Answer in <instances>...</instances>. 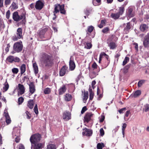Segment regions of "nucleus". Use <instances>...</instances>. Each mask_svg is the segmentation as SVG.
<instances>
[{"instance_id":"37998d69","label":"nucleus","mask_w":149,"mask_h":149,"mask_svg":"<svg viewBox=\"0 0 149 149\" xmlns=\"http://www.w3.org/2000/svg\"><path fill=\"white\" fill-rule=\"evenodd\" d=\"M94 27L92 26H88L87 28V33H91L93 30Z\"/></svg>"},{"instance_id":"a18cd8bd","label":"nucleus","mask_w":149,"mask_h":149,"mask_svg":"<svg viewBox=\"0 0 149 149\" xmlns=\"http://www.w3.org/2000/svg\"><path fill=\"white\" fill-rule=\"evenodd\" d=\"M145 80H140L138 83V86L139 87H141L143 84L145 82Z\"/></svg>"},{"instance_id":"9d476101","label":"nucleus","mask_w":149,"mask_h":149,"mask_svg":"<svg viewBox=\"0 0 149 149\" xmlns=\"http://www.w3.org/2000/svg\"><path fill=\"white\" fill-rule=\"evenodd\" d=\"M143 45L145 48L149 47V32L147 33L144 38Z\"/></svg>"},{"instance_id":"473e14b6","label":"nucleus","mask_w":149,"mask_h":149,"mask_svg":"<svg viewBox=\"0 0 149 149\" xmlns=\"http://www.w3.org/2000/svg\"><path fill=\"white\" fill-rule=\"evenodd\" d=\"M109 46L111 49H113L116 47V45L115 43L113 42H111L108 45Z\"/></svg>"},{"instance_id":"49530a36","label":"nucleus","mask_w":149,"mask_h":149,"mask_svg":"<svg viewBox=\"0 0 149 149\" xmlns=\"http://www.w3.org/2000/svg\"><path fill=\"white\" fill-rule=\"evenodd\" d=\"M100 92V90L98 87L97 88V95H98V99L99 100H100V99L102 98V94H99Z\"/></svg>"},{"instance_id":"0e129e2a","label":"nucleus","mask_w":149,"mask_h":149,"mask_svg":"<svg viewBox=\"0 0 149 149\" xmlns=\"http://www.w3.org/2000/svg\"><path fill=\"white\" fill-rule=\"evenodd\" d=\"M20 140L19 136H16V137L15 138V141L17 143L19 142Z\"/></svg>"},{"instance_id":"5701e85b","label":"nucleus","mask_w":149,"mask_h":149,"mask_svg":"<svg viewBox=\"0 0 149 149\" xmlns=\"http://www.w3.org/2000/svg\"><path fill=\"white\" fill-rule=\"evenodd\" d=\"M66 90V88L65 86L64 85H63V86L61 87L58 90L59 94L60 95L63 94Z\"/></svg>"},{"instance_id":"8fccbe9b","label":"nucleus","mask_w":149,"mask_h":149,"mask_svg":"<svg viewBox=\"0 0 149 149\" xmlns=\"http://www.w3.org/2000/svg\"><path fill=\"white\" fill-rule=\"evenodd\" d=\"M88 97V92L85 93L84 94L83 100L84 101H86Z\"/></svg>"},{"instance_id":"a878e982","label":"nucleus","mask_w":149,"mask_h":149,"mask_svg":"<svg viewBox=\"0 0 149 149\" xmlns=\"http://www.w3.org/2000/svg\"><path fill=\"white\" fill-rule=\"evenodd\" d=\"M65 100L66 101H69L72 99V96L71 95L68 93L66 94L64 97Z\"/></svg>"},{"instance_id":"7ed1b4c3","label":"nucleus","mask_w":149,"mask_h":149,"mask_svg":"<svg viewBox=\"0 0 149 149\" xmlns=\"http://www.w3.org/2000/svg\"><path fill=\"white\" fill-rule=\"evenodd\" d=\"M40 61L45 66H51L53 63L51 56L45 53L43 54L42 55Z\"/></svg>"},{"instance_id":"f3484780","label":"nucleus","mask_w":149,"mask_h":149,"mask_svg":"<svg viewBox=\"0 0 149 149\" xmlns=\"http://www.w3.org/2000/svg\"><path fill=\"white\" fill-rule=\"evenodd\" d=\"M19 91L18 92V96L24 94L25 92V88L24 86L20 84L18 85Z\"/></svg>"},{"instance_id":"6e6552de","label":"nucleus","mask_w":149,"mask_h":149,"mask_svg":"<svg viewBox=\"0 0 149 149\" xmlns=\"http://www.w3.org/2000/svg\"><path fill=\"white\" fill-rule=\"evenodd\" d=\"M22 29L21 28H18L17 31L16 35L13 36L12 39L14 41H17L22 37Z\"/></svg>"},{"instance_id":"6e6d98bb","label":"nucleus","mask_w":149,"mask_h":149,"mask_svg":"<svg viewBox=\"0 0 149 149\" xmlns=\"http://www.w3.org/2000/svg\"><path fill=\"white\" fill-rule=\"evenodd\" d=\"M24 99L22 97H19L18 99V103L19 104H20L23 102Z\"/></svg>"},{"instance_id":"4d7b16f0","label":"nucleus","mask_w":149,"mask_h":149,"mask_svg":"<svg viewBox=\"0 0 149 149\" xmlns=\"http://www.w3.org/2000/svg\"><path fill=\"white\" fill-rule=\"evenodd\" d=\"M34 111L35 113L36 114H38V106L37 104H36L34 107Z\"/></svg>"},{"instance_id":"603ef678","label":"nucleus","mask_w":149,"mask_h":149,"mask_svg":"<svg viewBox=\"0 0 149 149\" xmlns=\"http://www.w3.org/2000/svg\"><path fill=\"white\" fill-rule=\"evenodd\" d=\"M25 113L27 116L26 118L28 119H30L31 117V114L28 111H26Z\"/></svg>"},{"instance_id":"4be33fe9","label":"nucleus","mask_w":149,"mask_h":149,"mask_svg":"<svg viewBox=\"0 0 149 149\" xmlns=\"http://www.w3.org/2000/svg\"><path fill=\"white\" fill-rule=\"evenodd\" d=\"M110 60H103V63L102 64V68H106L109 65Z\"/></svg>"},{"instance_id":"680f3d73","label":"nucleus","mask_w":149,"mask_h":149,"mask_svg":"<svg viewBox=\"0 0 149 149\" xmlns=\"http://www.w3.org/2000/svg\"><path fill=\"white\" fill-rule=\"evenodd\" d=\"M12 0H5V5H8L10 3Z\"/></svg>"},{"instance_id":"c03bdc74","label":"nucleus","mask_w":149,"mask_h":149,"mask_svg":"<svg viewBox=\"0 0 149 149\" xmlns=\"http://www.w3.org/2000/svg\"><path fill=\"white\" fill-rule=\"evenodd\" d=\"M129 58L128 57H127L126 56L123 61V65H126L127 62L129 61Z\"/></svg>"},{"instance_id":"cd10ccee","label":"nucleus","mask_w":149,"mask_h":149,"mask_svg":"<svg viewBox=\"0 0 149 149\" xmlns=\"http://www.w3.org/2000/svg\"><path fill=\"white\" fill-rule=\"evenodd\" d=\"M20 74L22 75L26 71V65L24 64L22 65L20 67Z\"/></svg>"},{"instance_id":"bf43d9fd","label":"nucleus","mask_w":149,"mask_h":149,"mask_svg":"<svg viewBox=\"0 0 149 149\" xmlns=\"http://www.w3.org/2000/svg\"><path fill=\"white\" fill-rule=\"evenodd\" d=\"M100 134L102 136H103L104 134V131L102 128H101L100 130Z\"/></svg>"},{"instance_id":"5fc2aeb1","label":"nucleus","mask_w":149,"mask_h":149,"mask_svg":"<svg viewBox=\"0 0 149 149\" xmlns=\"http://www.w3.org/2000/svg\"><path fill=\"white\" fill-rule=\"evenodd\" d=\"M110 29L109 27H106L104 28L102 30V32L104 33H107V32L109 31Z\"/></svg>"},{"instance_id":"20e7f679","label":"nucleus","mask_w":149,"mask_h":149,"mask_svg":"<svg viewBox=\"0 0 149 149\" xmlns=\"http://www.w3.org/2000/svg\"><path fill=\"white\" fill-rule=\"evenodd\" d=\"M61 13L65 14V11L64 9V5L63 4L60 5V4H56L54 5V10L53 12L54 17L53 18V20H55L56 18V14L59 11Z\"/></svg>"},{"instance_id":"e2e57ef3","label":"nucleus","mask_w":149,"mask_h":149,"mask_svg":"<svg viewBox=\"0 0 149 149\" xmlns=\"http://www.w3.org/2000/svg\"><path fill=\"white\" fill-rule=\"evenodd\" d=\"M87 110V109L86 106H84L83 107L81 111V114H83L85 111Z\"/></svg>"},{"instance_id":"7c9ffc66","label":"nucleus","mask_w":149,"mask_h":149,"mask_svg":"<svg viewBox=\"0 0 149 149\" xmlns=\"http://www.w3.org/2000/svg\"><path fill=\"white\" fill-rule=\"evenodd\" d=\"M120 15L118 13H112L111 15V17L114 19H118Z\"/></svg>"},{"instance_id":"58836bf2","label":"nucleus","mask_w":149,"mask_h":149,"mask_svg":"<svg viewBox=\"0 0 149 149\" xmlns=\"http://www.w3.org/2000/svg\"><path fill=\"white\" fill-rule=\"evenodd\" d=\"M127 124L126 123H124L123 124L122 126V133L123 135V137L124 138L125 137V130L127 127Z\"/></svg>"},{"instance_id":"f704fd0d","label":"nucleus","mask_w":149,"mask_h":149,"mask_svg":"<svg viewBox=\"0 0 149 149\" xmlns=\"http://www.w3.org/2000/svg\"><path fill=\"white\" fill-rule=\"evenodd\" d=\"M89 91L90 93L89 98L90 100H92L93 97L94 93L92 91L91 87H89Z\"/></svg>"},{"instance_id":"1a4fd4ad","label":"nucleus","mask_w":149,"mask_h":149,"mask_svg":"<svg viewBox=\"0 0 149 149\" xmlns=\"http://www.w3.org/2000/svg\"><path fill=\"white\" fill-rule=\"evenodd\" d=\"M6 61L7 62L10 63H13V62L15 63H19L20 61V59L17 57L10 56L7 58Z\"/></svg>"},{"instance_id":"aec40b11","label":"nucleus","mask_w":149,"mask_h":149,"mask_svg":"<svg viewBox=\"0 0 149 149\" xmlns=\"http://www.w3.org/2000/svg\"><path fill=\"white\" fill-rule=\"evenodd\" d=\"M29 91L31 94H33L35 91V86L33 82H31L29 84Z\"/></svg>"},{"instance_id":"338daca9","label":"nucleus","mask_w":149,"mask_h":149,"mask_svg":"<svg viewBox=\"0 0 149 149\" xmlns=\"http://www.w3.org/2000/svg\"><path fill=\"white\" fill-rule=\"evenodd\" d=\"M133 44L135 46V49L137 51H138V44L136 43V42H134L133 43Z\"/></svg>"},{"instance_id":"393cba45","label":"nucleus","mask_w":149,"mask_h":149,"mask_svg":"<svg viewBox=\"0 0 149 149\" xmlns=\"http://www.w3.org/2000/svg\"><path fill=\"white\" fill-rule=\"evenodd\" d=\"M141 94V91L140 90H138L135 91L131 96L134 97H136L140 95Z\"/></svg>"},{"instance_id":"412c9836","label":"nucleus","mask_w":149,"mask_h":149,"mask_svg":"<svg viewBox=\"0 0 149 149\" xmlns=\"http://www.w3.org/2000/svg\"><path fill=\"white\" fill-rule=\"evenodd\" d=\"M131 28V25L130 22H128L126 26L124 28V31L127 33L129 32Z\"/></svg>"},{"instance_id":"9b49d317","label":"nucleus","mask_w":149,"mask_h":149,"mask_svg":"<svg viewBox=\"0 0 149 149\" xmlns=\"http://www.w3.org/2000/svg\"><path fill=\"white\" fill-rule=\"evenodd\" d=\"M44 4V2L43 0H39L36 2L35 6V7L37 10H40L43 8Z\"/></svg>"},{"instance_id":"69168bd1","label":"nucleus","mask_w":149,"mask_h":149,"mask_svg":"<svg viewBox=\"0 0 149 149\" xmlns=\"http://www.w3.org/2000/svg\"><path fill=\"white\" fill-rule=\"evenodd\" d=\"M125 110L126 108H123L119 110L118 112L120 114L122 113H123L124 111H125Z\"/></svg>"},{"instance_id":"2eb2a0df","label":"nucleus","mask_w":149,"mask_h":149,"mask_svg":"<svg viewBox=\"0 0 149 149\" xmlns=\"http://www.w3.org/2000/svg\"><path fill=\"white\" fill-rule=\"evenodd\" d=\"M84 131L82 132V135L83 136H90L92 135L93 133L92 130L85 128L84 129Z\"/></svg>"},{"instance_id":"ddd939ff","label":"nucleus","mask_w":149,"mask_h":149,"mask_svg":"<svg viewBox=\"0 0 149 149\" xmlns=\"http://www.w3.org/2000/svg\"><path fill=\"white\" fill-rule=\"evenodd\" d=\"M70 69L73 70L75 68V65L74 60V58L72 56H71L69 61Z\"/></svg>"},{"instance_id":"79ce46f5","label":"nucleus","mask_w":149,"mask_h":149,"mask_svg":"<svg viewBox=\"0 0 149 149\" xmlns=\"http://www.w3.org/2000/svg\"><path fill=\"white\" fill-rule=\"evenodd\" d=\"M104 147V144L103 143H98L97 146V149H102L103 147Z\"/></svg>"},{"instance_id":"a19ab883","label":"nucleus","mask_w":149,"mask_h":149,"mask_svg":"<svg viewBox=\"0 0 149 149\" xmlns=\"http://www.w3.org/2000/svg\"><path fill=\"white\" fill-rule=\"evenodd\" d=\"M44 93L45 94H48L51 92L50 89L48 88H45L43 90Z\"/></svg>"},{"instance_id":"f03ea898","label":"nucleus","mask_w":149,"mask_h":149,"mask_svg":"<svg viewBox=\"0 0 149 149\" xmlns=\"http://www.w3.org/2000/svg\"><path fill=\"white\" fill-rule=\"evenodd\" d=\"M52 31L47 26L38 31L37 34L38 36L41 39L47 38L50 39L52 36Z\"/></svg>"},{"instance_id":"423d86ee","label":"nucleus","mask_w":149,"mask_h":149,"mask_svg":"<svg viewBox=\"0 0 149 149\" xmlns=\"http://www.w3.org/2000/svg\"><path fill=\"white\" fill-rule=\"evenodd\" d=\"M135 8L133 6H129L126 11V15L127 17L130 18L135 15Z\"/></svg>"},{"instance_id":"4468645a","label":"nucleus","mask_w":149,"mask_h":149,"mask_svg":"<svg viewBox=\"0 0 149 149\" xmlns=\"http://www.w3.org/2000/svg\"><path fill=\"white\" fill-rule=\"evenodd\" d=\"M63 119L65 120H68L71 119V114L68 111H66L63 113Z\"/></svg>"},{"instance_id":"bb28decb","label":"nucleus","mask_w":149,"mask_h":149,"mask_svg":"<svg viewBox=\"0 0 149 149\" xmlns=\"http://www.w3.org/2000/svg\"><path fill=\"white\" fill-rule=\"evenodd\" d=\"M33 66L34 73L36 74L38 72V67L37 64L36 63H35L33 64Z\"/></svg>"},{"instance_id":"72a5a7b5","label":"nucleus","mask_w":149,"mask_h":149,"mask_svg":"<svg viewBox=\"0 0 149 149\" xmlns=\"http://www.w3.org/2000/svg\"><path fill=\"white\" fill-rule=\"evenodd\" d=\"M4 86L3 87V89L4 91H7L9 87V85L7 82V80L6 79L5 82L3 84Z\"/></svg>"},{"instance_id":"dca6fc26","label":"nucleus","mask_w":149,"mask_h":149,"mask_svg":"<svg viewBox=\"0 0 149 149\" xmlns=\"http://www.w3.org/2000/svg\"><path fill=\"white\" fill-rule=\"evenodd\" d=\"M93 114L91 113H86L84 118V122H86L88 123L91 120V118L93 116Z\"/></svg>"},{"instance_id":"e433bc0d","label":"nucleus","mask_w":149,"mask_h":149,"mask_svg":"<svg viewBox=\"0 0 149 149\" xmlns=\"http://www.w3.org/2000/svg\"><path fill=\"white\" fill-rule=\"evenodd\" d=\"M106 53L104 52H102L101 53L100 55L99 60V63H101V61L102 60V58L103 56H105L107 55Z\"/></svg>"},{"instance_id":"09e8293b","label":"nucleus","mask_w":149,"mask_h":149,"mask_svg":"<svg viewBox=\"0 0 149 149\" xmlns=\"http://www.w3.org/2000/svg\"><path fill=\"white\" fill-rule=\"evenodd\" d=\"M130 67V65H126L125 66V67L123 69V70L124 73H126L127 72L129 68Z\"/></svg>"},{"instance_id":"a211bd4d","label":"nucleus","mask_w":149,"mask_h":149,"mask_svg":"<svg viewBox=\"0 0 149 149\" xmlns=\"http://www.w3.org/2000/svg\"><path fill=\"white\" fill-rule=\"evenodd\" d=\"M68 69V67L65 65H64L60 70L59 75L60 76H63L65 74Z\"/></svg>"},{"instance_id":"b1692460","label":"nucleus","mask_w":149,"mask_h":149,"mask_svg":"<svg viewBox=\"0 0 149 149\" xmlns=\"http://www.w3.org/2000/svg\"><path fill=\"white\" fill-rule=\"evenodd\" d=\"M4 113L5 114V116L6 118V123L8 124H10L11 122L8 113H6L5 112H4Z\"/></svg>"},{"instance_id":"052dcab7","label":"nucleus","mask_w":149,"mask_h":149,"mask_svg":"<svg viewBox=\"0 0 149 149\" xmlns=\"http://www.w3.org/2000/svg\"><path fill=\"white\" fill-rule=\"evenodd\" d=\"M10 10H8L7 12H6V18L7 19H8L10 16Z\"/></svg>"},{"instance_id":"39448f33","label":"nucleus","mask_w":149,"mask_h":149,"mask_svg":"<svg viewBox=\"0 0 149 149\" xmlns=\"http://www.w3.org/2000/svg\"><path fill=\"white\" fill-rule=\"evenodd\" d=\"M41 138V135L37 133L32 135L30 138V140L32 144H35L40 141Z\"/></svg>"},{"instance_id":"c9c22d12","label":"nucleus","mask_w":149,"mask_h":149,"mask_svg":"<svg viewBox=\"0 0 149 149\" xmlns=\"http://www.w3.org/2000/svg\"><path fill=\"white\" fill-rule=\"evenodd\" d=\"M92 2L94 6H98L101 3V0H93Z\"/></svg>"},{"instance_id":"6ab92c4d","label":"nucleus","mask_w":149,"mask_h":149,"mask_svg":"<svg viewBox=\"0 0 149 149\" xmlns=\"http://www.w3.org/2000/svg\"><path fill=\"white\" fill-rule=\"evenodd\" d=\"M12 134L13 137L16 136H20V130L19 128H15L13 129Z\"/></svg>"},{"instance_id":"f257e3e1","label":"nucleus","mask_w":149,"mask_h":149,"mask_svg":"<svg viewBox=\"0 0 149 149\" xmlns=\"http://www.w3.org/2000/svg\"><path fill=\"white\" fill-rule=\"evenodd\" d=\"M26 12L25 10L22 8L19 11V13L16 11L13 13V18L16 22L22 20V23L25 24L26 22Z\"/></svg>"},{"instance_id":"ea45409f","label":"nucleus","mask_w":149,"mask_h":149,"mask_svg":"<svg viewBox=\"0 0 149 149\" xmlns=\"http://www.w3.org/2000/svg\"><path fill=\"white\" fill-rule=\"evenodd\" d=\"M143 110L146 112L149 111V104H146L144 105Z\"/></svg>"},{"instance_id":"de8ad7c7","label":"nucleus","mask_w":149,"mask_h":149,"mask_svg":"<svg viewBox=\"0 0 149 149\" xmlns=\"http://www.w3.org/2000/svg\"><path fill=\"white\" fill-rule=\"evenodd\" d=\"M91 11V9H86V10L84 11V13L86 15L88 16L90 14V12Z\"/></svg>"},{"instance_id":"3c124183","label":"nucleus","mask_w":149,"mask_h":149,"mask_svg":"<svg viewBox=\"0 0 149 149\" xmlns=\"http://www.w3.org/2000/svg\"><path fill=\"white\" fill-rule=\"evenodd\" d=\"M13 73L14 74H17L19 72V70L17 68H13L12 70Z\"/></svg>"},{"instance_id":"4c0bfd02","label":"nucleus","mask_w":149,"mask_h":149,"mask_svg":"<svg viewBox=\"0 0 149 149\" xmlns=\"http://www.w3.org/2000/svg\"><path fill=\"white\" fill-rule=\"evenodd\" d=\"M56 146L53 144H50L47 145V149H56Z\"/></svg>"},{"instance_id":"f8f14e48","label":"nucleus","mask_w":149,"mask_h":149,"mask_svg":"<svg viewBox=\"0 0 149 149\" xmlns=\"http://www.w3.org/2000/svg\"><path fill=\"white\" fill-rule=\"evenodd\" d=\"M149 29L148 24H141L139 27L140 30L142 32L146 33L148 31Z\"/></svg>"},{"instance_id":"0eeeda50","label":"nucleus","mask_w":149,"mask_h":149,"mask_svg":"<svg viewBox=\"0 0 149 149\" xmlns=\"http://www.w3.org/2000/svg\"><path fill=\"white\" fill-rule=\"evenodd\" d=\"M23 47L22 42H16L14 44L13 49L15 52H19L22 50Z\"/></svg>"},{"instance_id":"13d9d810","label":"nucleus","mask_w":149,"mask_h":149,"mask_svg":"<svg viewBox=\"0 0 149 149\" xmlns=\"http://www.w3.org/2000/svg\"><path fill=\"white\" fill-rule=\"evenodd\" d=\"M11 6L13 9H17L18 8L17 5L15 3H13L12 4Z\"/></svg>"},{"instance_id":"774afa93","label":"nucleus","mask_w":149,"mask_h":149,"mask_svg":"<svg viewBox=\"0 0 149 149\" xmlns=\"http://www.w3.org/2000/svg\"><path fill=\"white\" fill-rule=\"evenodd\" d=\"M97 65L95 62H94L92 65V67L93 68L95 69L97 68Z\"/></svg>"},{"instance_id":"c85d7f7f","label":"nucleus","mask_w":149,"mask_h":149,"mask_svg":"<svg viewBox=\"0 0 149 149\" xmlns=\"http://www.w3.org/2000/svg\"><path fill=\"white\" fill-rule=\"evenodd\" d=\"M34 102L33 100H29L27 104L28 107L30 109H32L34 106Z\"/></svg>"},{"instance_id":"2f4dec72","label":"nucleus","mask_w":149,"mask_h":149,"mask_svg":"<svg viewBox=\"0 0 149 149\" xmlns=\"http://www.w3.org/2000/svg\"><path fill=\"white\" fill-rule=\"evenodd\" d=\"M33 149H41L43 147V145L41 143L34 144Z\"/></svg>"},{"instance_id":"864d4df0","label":"nucleus","mask_w":149,"mask_h":149,"mask_svg":"<svg viewBox=\"0 0 149 149\" xmlns=\"http://www.w3.org/2000/svg\"><path fill=\"white\" fill-rule=\"evenodd\" d=\"M92 45L90 43H87L86 45L85 46V48L87 49H90L91 48Z\"/></svg>"},{"instance_id":"c756f323","label":"nucleus","mask_w":149,"mask_h":149,"mask_svg":"<svg viewBox=\"0 0 149 149\" xmlns=\"http://www.w3.org/2000/svg\"><path fill=\"white\" fill-rule=\"evenodd\" d=\"M125 11L124 7L122 6L119 8L117 12L118 14L120 16L122 15L123 13Z\"/></svg>"}]
</instances>
